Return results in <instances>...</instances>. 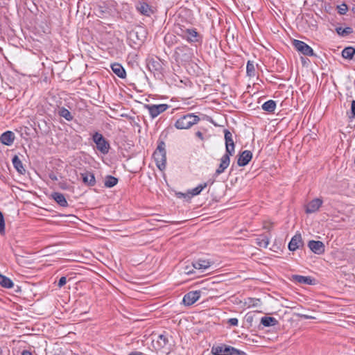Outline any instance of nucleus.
Returning <instances> with one entry per match:
<instances>
[{
	"instance_id": "nucleus-15",
	"label": "nucleus",
	"mask_w": 355,
	"mask_h": 355,
	"mask_svg": "<svg viewBox=\"0 0 355 355\" xmlns=\"http://www.w3.org/2000/svg\"><path fill=\"white\" fill-rule=\"evenodd\" d=\"M15 134L11 131H6L0 137L1 142L6 146H11L15 140Z\"/></svg>"
},
{
	"instance_id": "nucleus-12",
	"label": "nucleus",
	"mask_w": 355,
	"mask_h": 355,
	"mask_svg": "<svg viewBox=\"0 0 355 355\" xmlns=\"http://www.w3.org/2000/svg\"><path fill=\"white\" fill-rule=\"evenodd\" d=\"M322 205V200L320 198H315L309 202L306 206V212L311 214L317 211Z\"/></svg>"
},
{
	"instance_id": "nucleus-14",
	"label": "nucleus",
	"mask_w": 355,
	"mask_h": 355,
	"mask_svg": "<svg viewBox=\"0 0 355 355\" xmlns=\"http://www.w3.org/2000/svg\"><path fill=\"white\" fill-rule=\"evenodd\" d=\"M252 157V154L250 150H244L238 159V165L239 166H244L247 165Z\"/></svg>"
},
{
	"instance_id": "nucleus-17",
	"label": "nucleus",
	"mask_w": 355,
	"mask_h": 355,
	"mask_svg": "<svg viewBox=\"0 0 355 355\" xmlns=\"http://www.w3.org/2000/svg\"><path fill=\"white\" fill-rule=\"evenodd\" d=\"M112 71L119 78H125L126 77V72L121 64L114 63L111 65Z\"/></svg>"
},
{
	"instance_id": "nucleus-20",
	"label": "nucleus",
	"mask_w": 355,
	"mask_h": 355,
	"mask_svg": "<svg viewBox=\"0 0 355 355\" xmlns=\"http://www.w3.org/2000/svg\"><path fill=\"white\" fill-rule=\"evenodd\" d=\"M81 175L83 177V181L85 184L89 186H94L95 184L96 180L93 173L87 172L82 173Z\"/></svg>"
},
{
	"instance_id": "nucleus-48",
	"label": "nucleus",
	"mask_w": 355,
	"mask_h": 355,
	"mask_svg": "<svg viewBox=\"0 0 355 355\" xmlns=\"http://www.w3.org/2000/svg\"><path fill=\"white\" fill-rule=\"evenodd\" d=\"M2 354H3V351H2L1 348L0 347V355H2Z\"/></svg>"
},
{
	"instance_id": "nucleus-16",
	"label": "nucleus",
	"mask_w": 355,
	"mask_h": 355,
	"mask_svg": "<svg viewBox=\"0 0 355 355\" xmlns=\"http://www.w3.org/2000/svg\"><path fill=\"white\" fill-rule=\"evenodd\" d=\"M211 266V262L207 259H198L192 263V267L197 270H206Z\"/></svg>"
},
{
	"instance_id": "nucleus-23",
	"label": "nucleus",
	"mask_w": 355,
	"mask_h": 355,
	"mask_svg": "<svg viewBox=\"0 0 355 355\" xmlns=\"http://www.w3.org/2000/svg\"><path fill=\"white\" fill-rule=\"evenodd\" d=\"M256 243L260 248H266L269 244V239L265 235H260L256 239Z\"/></svg>"
},
{
	"instance_id": "nucleus-42",
	"label": "nucleus",
	"mask_w": 355,
	"mask_h": 355,
	"mask_svg": "<svg viewBox=\"0 0 355 355\" xmlns=\"http://www.w3.org/2000/svg\"><path fill=\"white\" fill-rule=\"evenodd\" d=\"M21 355H32V354L28 350H24L22 352Z\"/></svg>"
},
{
	"instance_id": "nucleus-4",
	"label": "nucleus",
	"mask_w": 355,
	"mask_h": 355,
	"mask_svg": "<svg viewBox=\"0 0 355 355\" xmlns=\"http://www.w3.org/2000/svg\"><path fill=\"white\" fill-rule=\"evenodd\" d=\"M168 343V338L166 334H162L159 335L156 339H153L152 341L153 347L156 351H160L162 349L168 350L167 347ZM166 354H168V352L164 351Z\"/></svg>"
},
{
	"instance_id": "nucleus-9",
	"label": "nucleus",
	"mask_w": 355,
	"mask_h": 355,
	"mask_svg": "<svg viewBox=\"0 0 355 355\" xmlns=\"http://www.w3.org/2000/svg\"><path fill=\"white\" fill-rule=\"evenodd\" d=\"M150 116L153 118L157 116L159 114L164 112L168 105L166 104H159V105H146Z\"/></svg>"
},
{
	"instance_id": "nucleus-21",
	"label": "nucleus",
	"mask_w": 355,
	"mask_h": 355,
	"mask_svg": "<svg viewBox=\"0 0 355 355\" xmlns=\"http://www.w3.org/2000/svg\"><path fill=\"white\" fill-rule=\"evenodd\" d=\"M137 10L143 15L149 16L151 12V8L150 6L145 2H140L137 6Z\"/></svg>"
},
{
	"instance_id": "nucleus-10",
	"label": "nucleus",
	"mask_w": 355,
	"mask_h": 355,
	"mask_svg": "<svg viewBox=\"0 0 355 355\" xmlns=\"http://www.w3.org/2000/svg\"><path fill=\"white\" fill-rule=\"evenodd\" d=\"M225 139L226 153L233 155L234 153V143L232 139V135L229 130H225Z\"/></svg>"
},
{
	"instance_id": "nucleus-6",
	"label": "nucleus",
	"mask_w": 355,
	"mask_h": 355,
	"mask_svg": "<svg viewBox=\"0 0 355 355\" xmlns=\"http://www.w3.org/2000/svg\"><path fill=\"white\" fill-rule=\"evenodd\" d=\"M293 46L297 51L305 55L312 56L314 55L312 48L302 41L294 40Z\"/></svg>"
},
{
	"instance_id": "nucleus-36",
	"label": "nucleus",
	"mask_w": 355,
	"mask_h": 355,
	"mask_svg": "<svg viewBox=\"0 0 355 355\" xmlns=\"http://www.w3.org/2000/svg\"><path fill=\"white\" fill-rule=\"evenodd\" d=\"M338 12L340 15L345 14V12L347 10V6L345 4H343V5L340 6H338Z\"/></svg>"
},
{
	"instance_id": "nucleus-5",
	"label": "nucleus",
	"mask_w": 355,
	"mask_h": 355,
	"mask_svg": "<svg viewBox=\"0 0 355 355\" xmlns=\"http://www.w3.org/2000/svg\"><path fill=\"white\" fill-rule=\"evenodd\" d=\"M93 140L99 151L103 154L108 152L110 145L101 134L98 132L95 133L93 136Z\"/></svg>"
},
{
	"instance_id": "nucleus-26",
	"label": "nucleus",
	"mask_w": 355,
	"mask_h": 355,
	"mask_svg": "<svg viewBox=\"0 0 355 355\" xmlns=\"http://www.w3.org/2000/svg\"><path fill=\"white\" fill-rule=\"evenodd\" d=\"M261 323L264 327L275 326L277 323V320L272 317H263L261 320Z\"/></svg>"
},
{
	"instance_id": "nucleus-3",
	"label": "nucleus",
	"mask_w": 355,
	"mask_h": 355,
	"mask_svg": "<svg viewBox=\"0 0 355 355\" xmlns=\"http://www.w3.org/2000/svg\"><path fill=\"white\" fill-rule=\"evenodd\" d=\"M213 355H244L245 353L233 347L221 345L213 346L211 348Z\"/></svg>"
},
{
	"instance_id": "nucleus-37",
	"label": "nucleus",
	"mask_w": 355,
	"mask_h": 355,
	"mask_svg": "<svg viewBox=\"0 0 355 355\" xmlns=\"http://www.w3.org/2000/svg\"><path fill=\"white\" fill-rule=\"evenodd\" d=\"M193 269H195L193 267H192V265L190 266H186L184 270V272L185 274L189 275L193 272Z\"/></svg>"
},
{
	"instance_id": "nucleus-33",
	"label": "nucleus",
	"mask_w": 355,
	"mask_h": 355,
	"mask_svg": "<svg viewBox=\"0 0 355 355\" xmlns=\"http://www.w3.org/2000/svg\"><path fill=\"white\" fill-rule=\"evenodd\" d=\"M247 74L249 76H255V67L252 62L248 61L246 67Z\"/></svg>"
},
{
	"instance_id": "nucleus-32",
	"label": "nucleus",
	"mask_w": 355,
	"mask_h": 355,
	"mask_svg": "<svg viewBox=\"0 0 355 355\" xmlns=\"http://www.w3.org/2000/svg\"><path fill=\"white\" fill-rule=\"evenodd\" d=\"M336 32L340 35L345 36V35H349V34L352 33V28H350V27H347V28H345L339 27V28H336Z\"/></svg>"
},
{
	"instance_id": "nucleus-2",
	"label": "nucleus",
	"mask_w": 355,
	"mask_h": 355,
	"mask_svg": "<svg viewBox=\"0 0 355 355\" xmlns=\"http://www.w3.org/2000/svg\"><path fill=\"white\" fill-rule=\"evenodd\" d=\"M199 121L200 118L198 116L193 114H187L176 121L175 127L180 130L189 129Z\"/></svg>"
},
{
	"instance_id": "nucleus-38",
	"label": "nucleus",
	"mask_w": 355,
	"mask_h": 355,
	"mask_svg": "<svg viewBox=\"0 0 355 355\" xmlns=\"http://www.w3.org/2000/svg\"><path fill=\"white\" fill-rule=\"evenodd\" d=\"M67 283V278L65 277H62L58 284V287H62Z\"/></svg>"
},
{
	"instance_id": "nucleus-19",
	"label": "nucleus",
	"mask_w": 355,
	"mask_h": 355,
	"mask_svg": "<svg viewBox=\"0 0 355 355\" xmlns=\"http://www.w3.org/2000/svg\"><path fill=\"white\" fill-rule=\"evenodd\" d=\"M182 36L189 42H196L198 33L193 29H187L182 32Z\"/></svg>"
},
{
	"instance_id": "nucleus-41",
	"label": "nucleus",
	"mask_w": 355,
	"mask_h": 355,
	"mask_svg": "<svg viewBox=\"0 0 355 355\" xmlns=\"http://www.w3.org/2000/svg\"><path fill=\"white\" fill-rule=\"evenodd\" d=\"M228 322L231 325L236 326L238 324L239 321L236 318H230Z\"/></svg>"
},
{
	"instance_id": "nucleus-18",
	"label": "nucleus",
	"mask_w": 355,
	"mask_h": 355,
	"mask_svg": "<svg viewBox=\"0 0 355 355\" xmlns=\"http://www.w3.org/2000/svg\"><path fill=\"white\" fill-rule=\"evenodd\" d=\"M51 196L52 198L60 206L64 207H67L68 203L63 194L58 192H54L51 194Z\"/></svg>"
},
{
	"instance_id": "nucleus-31",
	"label": "nucleus",
	"mask_w": 355,
	"mask_h": 355,
	"mask_svg": "<svg viewBox=\"0 0 355 355\" xmlns=\"http://www.w3.org/2000/svg\"><path fill=\"white\" fill-rule=\"evenodd\" d=\"M207 183L201 184L197 186L196 188L191 189L189 193L192 196H197L207 187Z\"/></svg>"
},
{
	"instance_id": "nucleus-39",
	"label": "nucleus",
	"mask_w": 355,
	"mask_h": 355,
	"mask_svg": "<svg viewBox=\"0 0 355 355\" xmlns=\"http://www.w3.org/2000/svg\"><path fill=\"white\" fill-rule=\"evenodd\" d=\"M351 112H352V116L351 118L355 117V101H352V105H351Z\"/></svg>"
},
{
	"instance_id": "nucleus-11",
	"label": "nucleus",
	"mask_w": 355,
	"mask_h": 355,
	"mask_svg": "<svg viewBox=\"0 0 355 355\" xmlns=\"http://www.w3.org/2000/svg\"><path fill=\"white\" fill-rule=\"evenodd\" d=\"M303 245L302 236L300 233L295 234L288 243V249L295 251Z\"/></svg>"
},
{
	"instance_id": "nucleus-28",
	"label": "nucleus",
	"mask_w": 355,
	"mask_h": 355,
	"mask_svg": "<svg viewBox=\"0 0 355 355\" xmlns=\"http://www.w3.org/2000/svg\"><path fill=\"white\" fill-rule=\"evenodd\" d=\"M275 107L276 103L272 100L268 101L262 105V109L270 112H273L275 110Z\"/></svg>"
},
{
	"instance_id": "nucleus-24",
	"label": "nucleus",
	"mask_w": 355,
	"mask_h": 355,
	"mask_svg": "<svg viewBox=\"0 0 355 355\" xmlns=\"http://www.w3.org/2000/svg\"><path fill=\"white\" fill-rule=\"evenodd\" d=\"M293 279L300 284H312V279L309 277H305L302 275H293Z\"/></svg>"
},
{
	"instance_id": "nucleus-8",
	"label": "nucleus",
	"mask_w": 355,
	"mask_h": 355,
	"mask_svg": "<svg viewBox=\"0 0 355 355\" xmlns=\"http://www.w3.org/2000/svg\"><path fill=\"white\" fill-rule=\"evenodd\" d=\"M200 297V291H195L187 293L183 297L184 305L190 306L194 304Z\"/></svg>"
},
{
	"instance_id": "nucleus-35",
	"label": "nucleus",
	"mask_w": 355,
	"mask_h": 355,
	"mask_svg": "<svg viewBox=\"0 0 355 355\" xmlns=\"http://www.w3.org/2000/svg\"><path fill=\"white\" fill-rule=\"evenodd\" d=\"M5 233V220L3 214L0 211V234H4Z\"/></svg>"
},
{
	"instance_id": "nucleus-44",
	"label": "nucleus",
	"mask_w": 355,
	"mask_h": 355,
	"mask_svg": "<svg viewBox=\"0 0 355 355\" xmlns=\"http://www.w3.org/2000/svg\"><path fill=\"white\" fill-rule=\"evenodd\" d=\"M197 137H198L200 139H203L202 133L201 132H196Z\"/></svg>"
},
{
	"instance_id": "nucleus-34",
	"label": "nucleus",
	"mask_w": 355,
	"mask_h": 355,
	"mask_svg": "<svg viewBox=\"0 0 355 355\" xmlns=\"http://www.w3.org/2000/svg\"><path fill=\"white\" fill-rule=\"evenodd\" d=\"M59 187L60 189H62L63 190L70 191L73 189V187L71 185H70L69 184H68L65 181H62V182H59Z\"/></svg>"
},
{
	"instance_id": "nucleus-43",
	"label": "nucleus",
	"mask_w": 355,
	"mask_h": 355,
	"mask_svg": "<svg viewBox=\"0 0 355 355\" xmlns=\"http://www.w3.org/2000/svg\"><path fill=\"white\" fill-rule=\"evenodd\" d=\"M139 33L138 31H133L132 33H130V36L132 37L133 36H136L137 37V34Z\"/></svg>"
},
{
	"instance_id": "nucleus-45",
	"label": "nucleus",
	"mask_w": 355,
	"mask_h": 355,
	"mask_svg": "<svg viewBox=\"0 0 355 355\" xmlns=\"http://www.w3.org/2000/svg\"><path fill=\"white\" fill-rule=\"evenodd\" d=\"M130 355H143L141 352H132Z\"/></svg>"
},
{
	"instance_id": "nucleus-7",
	"label": "nucleus",
	"mask_w": 355,
	"mask_h": 355,
	"mask_svg": "<svg viewBox=\"0 0 355 355\" xmlns=\"http://www.w3.org/2000/svg\"><path fill=\"white\" fill-rule=\"evenodd\" d=\"M308 247L315 254H322L324 252L325 247L324 243L320 241H310Z\"/></svg>"
},
{
	"instance_id": "nucleus-27",
	"label": "nucleus",
	"mask_w": 355,
	"mask_h": 355,
	"mask_svg": "<svg viewBox=\"0 0 355 355\" xmlns=\"http://www.w3.org/2000/svg\"><path fill=\"white\" fill-rule=\"evenodd\" d=\"M354 54L355 49L351 46L345 48L342 51V55L345 59H352Z\"/></svg>"
},
{
	"instance_id": "nucleus-47",
	"label": "nucleus",
	"mask_w": 355,
	"mask_h": 355,
	"mask_svg": "<svg viewBox=\"0 0 355 355\" xmlns=\"http://www.w3.org/2000/svg\"><path fill=\"white\" fill-rule=\"evenodd\" d=\"M138 40H139V42H143V41H144L143 38H138Z\"/></svg>"
},
{
	"instance_id": "nucleus-22",
	"label": "nucleus",
	"mask_w": 355,
	"mask_h": 355,
	"mask_svg": "<svg viewBox=\"0 0 355 355\" xmlns=\"http://www.w3.org/2000/svg\"><path fill=\"white\" fill-rule=\"evenodd\" d=\"M12 164L15 169L20 173L24 174L26 171L23 166L22 162L17 155H15L12 158Z\"/></svg>"
},
{
	"instance_id": "nucleus-40",
	"label": "nucleus",
	"mask_w": 355,
	"mask_h": 355,
	"mask_svg": "<svg viewBox=\"0 0 355 355\" xmlns=\"http://www.w3.org/2000/svg\"><path fill=\"white\" fill-rule=\"evenodd\" d=\"M297 316L300 318H304V319H315V318L314 316L305 315V314H301V313H298Z\"/></svg>"
},
{
	"instance_id": "nucleus-13",
	"label": "nucleus",
	"mask_w": 355,
	"mask_h": 355,
	"mask_svg": "<svg viewBox=\"0 0 355 355\" xmlns=\"http://www.w3.org/2000/svg\"><path fill=\"white\" fill-rule=\"evenodd\" d=\"M232 155L225 153L220 159V164L218 166V168L216 171V174L220 175V173H223L224 171L229 166L230 159V156Z\"/></svg>"
},
{
	"instance_id": "nucleus-1",
	"label": "nucleus",
	"mask_w": 355,
	"mask_h": 355,
	"mask_svg": "<svg viewBox=\"0 0 355 355\" xmlns=\"http://www.w3.org/2000/svg\"><path fill=\"white\" fill-rule=\"evenodd\" d=\"M153 157L157 168L160 171L165 169L166 164V155L165 144L164 141H160L159 143L157 149L153 153Z\"/></svg>"
},
{
	"instance_id": "nucleus-46",
	"label": "nucleus",
	"mask_w": 355,
	"mask_h": 355,
	"mask_svg": "<svg viewBox=\"0 0 355 355\" xmlns=\"http://www.w3.org/2000/svg\"><path fill=\"white\" fill-rule=\"evenodd\" d=\"M178 196L179 197H180V196H181V197H184V196H185V194H184V193H178Z\"/></svg>"
},
{
	"instance_id": "nucleus-30",
	"label": "nucleus",
	"mask_w": 355,
	"mask_h": 355,
	"mask_svg": "<svg viewBox=\"0 0 355 355\" xmlns=\"http://www.w3.org/2000/svg\"><path fill=\"white\" fill-rule=\"evenodd\" d=\"M118 182V180L113 176H108L105 180V186L108 188L113 187Z\"/></svg>"
},
{
	"instance_id": "nucleus-29",
	"label": "nucleus",
	"mask_w": 355,
	"mask_h": 355,
	"mask_svg": "<svg viewBox=\"0 0 355 355\" xmlns=\"http://www.w3.org/2000/svg\"><path fill=\"white\" fill-rule=\"evenodd\" d=\"M59 114L60 116L64 118L66 120L70 121L73 119V116L71 112L66 108L62 107L59 110Z\"/></svg>"
},
{
	"instance_id": "nucleus-25",
	"label": "nucleus",
	"mask_w": 355,
	"mask_h": 355,
	"mask_svg": "<svg viewBox=\"0 0 355 355\" xmlns=\"http://www.w3.org/2000/svg\"><path fill=\"white\" fill-rule=\"evenodd\" d=\"M0 284L7 288H11L14 286L12 281L3 275H0Z\"/></svg>"
}]
</instances>
